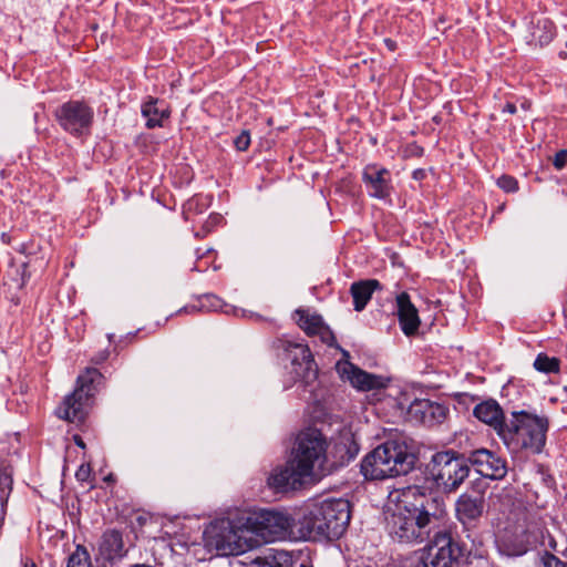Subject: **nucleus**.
I'll use <instances>...</instances> for the list:
<instances>
[{
	"mask_svg": "<svg viewBox=\"0 0 567 567\" xmlns=\"http://www.w3.org/2000/svg\"><path fill=\"white\" fill-rule=\"evenodd\" d=\"M445 515L443 498L417 483L403 487L393 512L386 515L390 536L400 543H423Z\"/></svg>",
	"mask_w": 567,
	"mask_h": 567,
	"instance_id": "nucleus-1",
	"label": "nucleus"
},
{
	"mask_svg": "<svg viewBox=\"0 0 567 567\" xmlns=\"http://www.w3.org/2000/svg\"><path fill=\"white\" fill-rule=\"evenodd\" d=\"M350 503L343 498L323 499L307 505L299 518V532L308 539H338L350 523Z\"/></svg>",
	"mask_w": 567,
	"mask_h": 567,
	"instance_id": "nucleus-2",
	"label": "nucleus"
},
{
	"mask_svg": "<svg viewBox=\"0 0 567 567\" xmlns=\"http://www.w3.org/2000/svg\"><path fill=\"white\" fill-rule=\"evenodd\" d=\"M415 462L416 456L404 440L391 439L367 454L360 468L367 480H384L409 474Z\"/></svg>",
	"mask_w": 567,
	"mask_h": 567,
	"instance_id": "nucleus-3",
	"label": "nucleus"
},
{
	"mask_svg": "<svg viewBox=\"0 0 567 567\" xmlns=\"http://www.w3.org/2000/svg\"><path fill=\"white\" fill-rule=\"evenodd\" d=\"M499 439L513 454L528 451L540 454L544 451L549 430L547 416H540L526 410H515Z\"/></svg>",
	"mask_w": 567,
	"mask_h": 567,
	"instance_id": "nucleus-4",
	"label": "nucleus"
},
{
	"mask_svg": "<svg viewBox=\"0 0 567 567\" xmlns=\"http://www.w3.org/2000/svg\"><path fill=\"white\" fill-rule=\"evenodd\" d=\"M468 454L454 450L436 452L426 465V476L422 483L431 493L432 486L445 494L455 493L470 476Z\"/></svg>",
	"mask_w": 567,
	"mask_h": 567,
	"instance_id": "nucleus-5",
	"label": "nucleus"
},
{
	"mask_svg": "<svg viewBox=\"0 0 567 567\" xmlns=\"http://www.w3.org/2000/svg\"><path fill=\"white\" fill-rule=\"evenodd\" d=\"M104 383L103 374L95 368H86L76 378V385L72 393L66 395L56 408V415L71 423L84 422L87 410L93 403L95 394Z\"/></svg>",
	"mask_w": 567,
	"mask_h": 567,
	"instance_id": "nucleus-6",
	"label": "nucleus"
},
{
	"mask_svg": "<svg viewBox=\"0 0 567 567\" xmlns=\"http://www.w3.org/2000/svg\"><path fill=\"white\" fill-rule=\"evenodd\" d=\"M276 348L281 351L280 355L289 360L290 373L295 383H299L303 392H308L309 400L317 401L318 394V365L307 343L296 342L286 338L276 341Z\"/></svg>",
	"mask_w": 567,
	"mask_h": 567,
	"instance_id": "nucleus-7",
	"label": "nucleus"
},
{
	"mask_svg": "<svg viewBox=\"0 0 567 567\" xmlns=\"http://www.w3.org/2000/svg\"><path fill=\"white\" fill-rule=\"evenodd\" d=\"M276 348L281 351L280 355L289 360L290 373L295 383H299L303 392H308L309 400L317 401L318 394V365L307 343L296 342L286 338L276 341Z\"/></svg>",
	"mask_w": 567,
	"mask_h": 567,
	"instance_id": "nucleus-8",
	"label": "nucleus"
},
{
	"mask_svg": "<svg viewBox=\"0 0 567 567\" xmlns=\"http://www.w3.org/2000/svg\"><path fill=\"white\" fill-rule=\"evenodd\" d=\"M327 450L328 442L321 431L308 427L297 435L290 458L309 476L323 475L327 471Z\"/></svg>",
	"mask_w": 567,
	"mask_h": 567,
	"instance_id": "nucleus-9",
	"label": "nucleus"
},
{
	"mask_svg": "<svg viewBox=\"0 0 567 567\" xmlns=\"http://www.w3.org/2000/svg\"><path fill=\"white\" fill-rule=\"evenodd\" d=\"M238 527H244L246 532L262 538L264 542L271 543L285 536L290 527V519L280 512L260 509L240 513Z\"/></svg>",
	"mask_w": 567,
	"mask_h": 567,
	"instance_id": "nucleus-10",
	"label": "nucleus"
},
{
	"mask_svg": "<svg viewBox=\"0 0 567 567\" xmlns=\"http://www.w3.org/2000/svg\"><path fill=\"white\" fill-rule=\"evenodd\" d=\"M468 550L465 544L456 540L450 532L434 534L426 554L421 559L422 567H453L461 561L467 563Z\"/></svg>",
	"mask_w": 567,
	"mask_h": 567,
	"instance_id": "nucleus-11",
	"label": "nucleus"
},
{
	"mask_svg": "<svg viewBox=\"0 0 567 567\" xmlns=\"http://www.w3.org/2000/svg\"><path fill=\"white\" fill-rule=\"evenodd\" d=\"M487 488L488 485L485 480L476 478L455 502V517L467 532L478 525L485 513Z\"/></svg>",
	"mask_w": 567,
	"mask_h": 567,
	"instance_id": "nucleus-12",
	"label": "nucleus"
},
{
	"mask_svg": "<svg viewBox=\"0 0 567 567\" xmlns=\"http://www.w3.org/2000/svg\"><path fill=\"white\" fill-rule=\"evenodd\" d=\"M240 514L234 518H223L213 522L204 532L206 545L215 548L221 555H238L244 551L241 534L246 528L238 527Z\"/></svg>",
	"mask_w": 567,
	"mask_h": 567,
	"instance_id": "nucleus-13",
	"label": "nucleus"
},
{
	"mask_svg": "<svg viewBox=\"0 0 567 567\" xmlns=\"http://www.w3.org/2000/svg\"><path fill=\"white\" fill-rule=\"evenodd\" d=\"M59 125L74 136L89 134L94 120L93 109L83 101H68L55 110Z\"/></svg>",
	"mask_w": 567,
	"mask_h": 567,
	"instance_id": "nucleus-14",
	"label": "nucleus"
},
{
	"mask_svg": "<svg viewBox=\"0 0 567 567\" xmlns=\"http://www.w3.org/2000/svg\"><path fill=\"white\" fill-rule=\"evenodd\" d=\"M449 406L429 399H415L408 408V420L432 427L442 424L449 415Z\"/></svg>",
	"mask_w": 567,
	"mask_h": 567,
	"instance_id": "nucleus-15",
	"label": "nucleus"
},
{
	"mask_svg": "<svg viewBox=\"0 0 567 567\" xmlns=\"http://www.w3.org/2000/svg\"><path fill=\"white\" fill-rule=\"evenodd\" d=\"M293 318L298 327L308 337H319L322 343L330 348L340 349L337 342L336 336L330 327L324 322L321 315L317 312H310L309 309L298 308L293 312Z\"/></svg>",
	"mask_w": 567,
	"mask_h": 567,
	"instance_id": "nucleus-16",
	"label": "nucleus"
},
{
	"mask_svg": "<svg viewBox=\"0 0 567 567\" xmlns=\"http://www.w3.org/2000/svg\"><path fill=\"white\" fill-rule=\"evenodd\" d=\"M470 466L475 467L477 474L494 481L503 480L507 474V462L495 452L478 449L468 453Z\"/></svg>",
	"mask_w": 567,
	"mask_h": 567,
	"instance_id": "nucleus-17",
	"label": "nucleus"
},
{
	"mask_svg": "<svg viewBox=\"0 0 567 567\" xmlns=\"http://www.w3.org/2000/svg\"><path fill=\"white\" fill-rule=\"evenodd\" d=\"M337 371L342 380L349 381L353 388L360 391L379 390L386 386L383 377L369 373L349 361L338 362Z\"/></svg>",
	"mask_w": 567,
	"mask_h": 567,
	"instance_id": "nucleus-18",
	"label": "nucleus"
},
{
	"mask_svg": "<svg viewBox=\"0 0 567 567\" xmlns=\"http://www.w3.org/2000/svg\"><path fill=\"white\" fill-rule=\"evenodd\" d=\"M310 477L289 458L284 467L274 470L268 478V484L277 492H288L301 488L305 480Z\"/></svg>",
	"mask_w": 567,
	"mask_h": 567,
	"instance_id": "nucleus-19",
	"label": "nucleus"
},
{
	"mask_svg": "<svg viewBox=\"0 0 567 567\" xmlns=\"http://www.w3.org/2000/svg\"><path fill=\"white\" fill-rule=\"evenodd\" d=\"M362 181L368 194L378 199H385L391 194L390 171L377 164H369L363 168Z\"/></svg>",
	"mask_w": 567,
	"mask_h": 567,
	"instance_id": "nucleus-20",
	"label": "nucleus"
},
{
	"mask_svg": "<svg viewBox=\"0 0 567 567\" xmlns=\"http://www.w3.org/2000/svg\"><path fill=\"white\" fill-rule=\"evenodd\" d=\"M396 316L402 332L406 337L414 336L421 324L419 311L412 303L411 297L408 292L402 291L395 298Z\"/></svg>",
	"mask_w": 567,
	"mask_h": 567,
	"instance_id": "nucleus-21",
	"label": "nucleus"
},
{
	"mask_svg": "<svg viewBox=\"0 0 567 567\" xmlns=\"http://www.w3.org/2000/svg\"><path fill=\"white\" fill-rule=\"evenodd\" d=\"M473 414L477 420L489 425L498 436H501L508 423L502 406L494 399L485 400L475 405Z\"/></svg>",
	"mask_w": 567,
	"mask_h": 567,
	"instance_id": "nucleus-22",
	"label": "nucleus"
},
{
	"mask_svg": "<svg viewBox=\"0 0 567 567\" xmlns=\"http://www.w3.org/2000/svg\"><path fill=\"white\" fill-rule=\"evenodd\" d=\"M123 535L117 529H107L103 533L100 543V555L103 559L113 563L126 556Z\"/></svg>",
	"mask_w": 567,
	"mask_h": 567,
	"instance_id": "nucleus-23",
	"label": "nucleus"
},
{
	"mask_svg": "<svg viewBox=\"0 0 567 567\" xmlns=\"http://www.w3.org/2000/svg\"><path fill=\"white\" fill-rule=\"evenodd\" d=\"M359 445L351 436H342L338 440L330 452L333 461L327 467V471L348 465L359 453Z\"/></svg>",
	"mask_w": 567,
	"mask_h": 567,
	"instance_id": "nucleus-24",
	"label": "nucleus"
},
{
	"mask_svg": "<svg viewBox=\"0 0 567 567\" xmlns=\"http://www.w3.org/2000/svg\"><path fill=\"white\" fill-rule=\"evenodd\" d=\"M382 285L377 279H365L352 282L350 293L353 299L355 311H362L371 300L375 290H380Z\"/></svg>",
	"mask_w": 567,
	"mask_h": 567,
	"instance_id": "nucleus-25",
	"label": "nucleus"
},
{
	"mask_svg": "<svg viewBox=\"0 0 567 567\" xmlns=\"http://www.w3.org/2000/svg\"><path fill=\"white\" fill-rule=\"evenodd\" d=\"M141 113L142 116L146 118L145 125L147 128L162 127L164 120L169 117V111L165 106L164 101L152 96H148V99L143 102Z\"/></svg>",
	"mask_w": 567,
	"mask_h": 567,
	"instance_id": "nucleus-26",
	"label": "nucleus"
},
{
	"mask_svg": "<svg viewBox=\"0 0 567 567\" xmlns=\"http://www.w3.org/2000/svg\"><path fill=\"white\" fill-rule=\"evenodd\" d=\"M532 24V41L539 47L548 45L556 37V27L550 19L542 17Z\"/></svg>",
	"mask_w": 567,
	"mask_h": 567,
	"instance_id": "nucleus-27",
	"label": "nucleus"
},
{
	"mask_svg": "<svg viewBox=\"0 0 567 567\" xmlns=\"http://www.w3.org/2000/svg\"><path fill=\"white\" fill-rule=\"evenodd\" d=\"M292 558L286 551H276L267 557H257L250 567H292Z\"/></svg>",
	"mask_w": 567,
	"mask_h": 567,
	"instance_id": "nucleus-28",
	"label": "nucleus"
},
{
	"mask_svg": "<svg viewBox=\"0 0 567 567\" xmlns=\"http://www.w3.org/2000/svg\"><path fill=\"white\" fill-rule=\"evenodd\" d=\"M533 365L542 373H558L560 370V360L556 357H549L542 352L537 354Z\"/></svg>",
	"mask_w": 567,
	"mask_h": 567,
	"instance_id": "nucleus-29",
	"label": "nucleus"
},
{
	"mask_svg": "<svg viewBox=\"0 0 567 567\" xmlns=\"http://www.w3.org/2000/svg\"><path fill=\"white\" fill-rule=\"evenodd\" d=\"M66 567H92L86 548L81 545L76 546L75 551L69 557Z\"/></svg>",
	"mask_w": 567,
	"mask_h": 567,
	"instance_id": "nucleus-30",
	"label": "nucleus"
},
{
	"mask_svg": "<svg viewBox=\"0 0 567 567\" xmlns=\"http://www.w3.org/2000/svg\"><path fill=\"white\" fill-rule=\"evenodd\" d=\"M223 309V300L213 293H206L198 300V310L218 311Z\"/></svg>",
	"mask_w": 567,
	"mask_h": 567,
	"instance_id": "nucleus-31",
	"label": "nucleus"
},
{
	"mask_svg": "<svg viewBox=\"0 0 567 567\" xmlns=\"http://www.w3.org/2000/svg\"><path fill=\"white\" fill-rule=\"evenodd\" d=\"M497 186L506 193H516L519 189L518 181L511 175H502L497 178Z\"/></svg>",
	"mask_w": 567,
	"mask_h": 567,
	"instance_id": "nucleus-32",
	"label": "nucleus"
},
{
	"mask_svg": "<svg viewBox=\"0 0 567 567\" xmlns=\"http://www.w3.org/2000/svg\"><path fill=\"white\" fill-rule=\"evenodd\" d=\"M540 567H567V560H563L556 555L545 551L540 557Z\"/></svg>",
	"mask_w": 567,
	"mask_h": 567,
	"instance_id": "nucleus-33",
	"label": "nucleus"
},
{
	"mask_svg": "<svg viewBox=\"0 0 567 567\" xmlns=\"http://www.w3.org/2000/svg\"><path fill=\"white\" fill-rule=\"evenodd\" d=\"M234 145L237 151L245 152L250 146V133L247 130L241 131V133L236 136L234 140Z\"/></svg>",
	"mask_w": 567,
	"mask_h": 567,
	"instance_id": "nucleus-34",
	"label": "nucleus"
},
{
	"mask_svg": "<svg viewBox=\"0 0 567 567\" xmlns=\"http://www.w3.org/2000/svg\"><path fill=\"white\" fill-rule=\"evenodd\" d=\"M199 202H200V197L199 196H195L190 199H188L185 204H184V210H183V215L185 217V219H187V214L189 212H196V213H202L203 209L199 208Z\"/></svg>",
	"mask_w": 567,
	"mask_h": 567,
	"instance_id": "nucleus-35",
	"label": "nucleus"
},
{
	"mask_svg": "<svg viewBox=\"0 0 567 567\" xmlns=\"http://www.w3.org/2000/svg\"><path fill=\"white\" fill-rule=\"evenodd\" d=\"M553 165L557 171H561L567 165V150L558 151L553 159Z\"/></svg>",
	"mask_w": 567,
	"mask_h": 567,
	"instance_id": "nucleus-36",
	"label": "nucleus"
},
{
	"mask_svg": "<svg viewBox=\"0 0 567 567\" xmlns=\"http://www.w3.org/2000/svg\"><path fill=\"white\" fill-rule=\"evenodd\" d=\"M92 468L90 464H82L75 472V477L79 482H87L91 477Z\"/></svg>",
	"mask_w": 567,
	"mask_h": 567,
	"instance_id": "nucleus-37",
	"label": "nucleus"
},
{
	"mask_svg": "<svg viewBox=\"0 0 567 567\" xmlns=\"http://www.w3.org/2000/svg\"><path fill=\"white\" fill-rule=\"evenodd\" d=\"M408 152L411 156L421 157V156H423L424 148L422 146L417 145L416 143H412L408 146Z\"/></svg>",
	"mask_w": 567,
	"mask_h": 567,
	"instance_id": "nucleus-38",
	"label": "nucleus"
},
{
	"mask_svg": "<svg viewBox=\"0 0 567 567\" xmlns=\"http://www.w3.org/2000/svg\"><path fill=\"white\" fill-rule=\"evenodd\" d=\"M425 176H426V173H425V169H423V168L414 169L412 173V177L415 181H422L425 178Z\"/></svg>",
	"mask_w": 567,
	"mask_h": 567,
	"instance_id": "nucleus-39",
	"label": "nucleus"
},
{
	"mask_svg": "<svg viewBox=\"0 0 567 567\" xmlns=\"http://www.w3.org/2000/svg\"><path fill=\"white\" fill-rule=\"evenodd\" d=\"M503 112L515 114L517 112V107L514 103L507 102L505 106L503 107Z\"/></svg>",
	"mask_w": 567,
	"mask_h": 567,
	"instance_id": "nucleus-40",
	"label": "nucleus"
},
{
	"mask_svg": "<svg viewBox=\"0 0 567 567\" xmlns=\"http://www.w3.org/2000/svg\"><path fill=\"white\" fill-rule=\"evenodd\" d=\"M103 480L107 484H114L116 481L115 475L113 473L107 474Z\"/></svg>",
	"mask_w": 567,
	"mask_h": 567,
	"instance_id": "nucleus-41",
	"label": "nucleus"
},
{
	"mask_svg": "<svg viewBox=\"0 0 567 567\" xmlns=\"http://www.w3.org/2000/svg\"><path fill=\"white\" fill-rule=\"evenodd\" d=\"M384 42H385L386 47H388L390 50H392V51H394V50H395V48H396V43H395L393 40H391V39H385V40H384Z\"/></svg>",
	"mask_w": 567,
	"mask_h": 567,
	"instance_id": "nucleus-42",
	"label": "nucleus"
},
{
	"mask_svg": "<svg viewBox=\"0 0 567 567\" xmlns=\"http://www.w3.org/2000/svg\"><path fill=\"white\" fill-rule=\"evenodd\" d=\"M24 567H37V565L32 559H27L24 563Z\"/></svg>",
	"mask_w": 567,
	"mask_h": 567,
	"instance_id": "nucleus-43",
	"label": "nucleus"
},
{
	"mask_svg": "<svg viewBox=\"0 0 567 567\" xmlns=\"http://www.w3.org/2000/svg\"><path fill=\"white\" fill-rule=\"evenodd\" d=\"M130 567H157V566H153L150 564H134V565H131Z\"/></svg>",
	"mask_w": 567,
	"mask_h": 567,
	"instance_id": "nucleus-44",
	"label": "nucleus"
},
{
	"mask_svg": "<svg viewBox=\"0 0 567 567\" xmlns=\"http://www.w3.org/2000/svg\"><path fill=\"white\" fill-rule=\"evenodd\" d=\"M106 359V355H101V357H97L96 360H94L95 363H101L102 361H104Z\"/></svg>",
	"mask_w": 567,
	"mask_h": 567,
	"instance_id": "nucleus-45",
	"label": "nucleus"
},
{
	"mask_svg": "<svg viewBox=\"0 0 567 567\" xmlns=\"http://www.w3.org/2000/svg\"><path fill=\"white\" fill-rule=\"evenodd\" d=\"M559 56L561 59H566L567 58V52H565V51L559 52Z\"/></svg>",
	"mask_w": 567,
	"mask_h": 567,
	"instance_id": "nucleus-46",
	"label": "nucleus"
},
{
	"mask_svg": "<svg viewBox=\"0 0 567 567\" xmlns=\"http://www.w3.org/2000/svg\"><path fill=\"white\" fill-rule=\"evenodd\" d=\"M76 444H78L79 446H81V447H84V444H83V442H82V441H76Z\"/></svg>",
	"mask_w": 567,
	"mask_h": 567,
	"instance_id": "nucleus-47",
	"label": "nucleus"
},
{
	"mask_svg": "<svg viewBox=\"0 0 567 567\" xmlns=\"http://www.w3.org/2000/svg\"><path fill=\"white\" fill-rule=\"evenodd\" d=\"M564 313H565V316L567 317V302H566V305H565V307H564Z\"/></svg>",
	"mask_w": 567,
	"mask_h": 567,
	"instance_id": "nucleus-48",
	"label": "nucleus"
},
{
	"mask_svg": "<svg viewBox=\"0 0 567 567\" xmlns=\"http://www.w3.org/2000/svg\"><path fill=\"white\" fill-rule=\"evenodd\" d=\"M415 482L419 481L417 474L414 475Z\"/></svg>",
	"mask_w": 567,
	"mask_h": 567,
	"instance_id": "nucleus-49",
	"label": "nucleus"
},
{
	"mask_svg": "<svg viewBox=\"0 0 567 567\" xmlns=\"http://www.w3.org/2000/svg\"><path fill=\"white\" fill-rule=\"evenodd\" d=\"M525 550L518 551L517 555H523Z\"/></svg>",
	"mask_w": 567,
	"mask_h": 567,
	"instance_id": "nucleus-50",
	"label": "nucleus"
}]
</instances>
